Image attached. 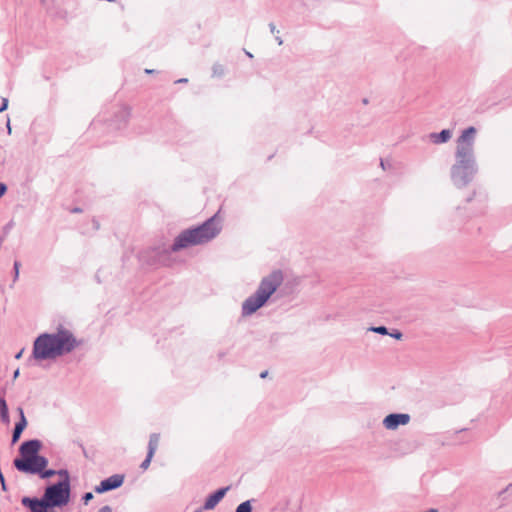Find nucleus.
I'll return each instance as SVG.
<instances>
[{"instance_id":"obj_4","label":"nucleus","mask_w":512,"mask_h":512,"mask_svg":"<svg viewBox=\"0 0 512 512\" xmlns=\"http://www.w3.org/2000/svg\"><path fill=\"white\" fill-rule=\"evenodd\" d=\"M478 173V165L475 155L455 153V163L451 166L450 177L456 188L467 187Z\"/></svg>"},{"instance_id":"obj_17","label":"nucleus","mask_w":512,"mask_h":512,"mask_svg":"<svg viewBox=\"0 0 512 512\" xmlns=\"http://www.w3.org/2000/svg\"><path fill=\"white\" fill-rule=\"evenodd\" d=\"M255 502V499H249L242 503H240L236 509L235 512H252V503Z\"/></svg>"},{"instance_id":"obj_12","label":"nucleus","mask_w":512,"mask_h":512,"mask_svg":"<svg viewBox=\"0 0 512 512\" xmlns=\"http://www.w3.org/2000/svg\"><path fill=\"white\" fill-rule=\"evenodd\" d=\"M230 489L229 486L222 487L211 493L205 500L203 508L205 510H212L216 505L224 498L227 491Z\"/></svg>"},{"instance_id":"obj_29","label":"nucleus","mask_w":512,"mask_h":512,"mask_svg":"<svg viewBox=\"0 0 512 512\" xmlns=\"http://www.w3.org/2000/svg\"><path fill=\"white\" fill-rule=\"evenodd\" d=\"M92 224H93L94 230H98L100 228V223L98 222L97 219L93 218L92 219Z\"/></svg>"},{"instance_id":"obj_30","label":"nucleus","mask_w":512,"mask_h":512,"mask_svg":"<svg viewBox=\"0 0 512 512\" xmlns=\"http://www.w3.org/2000/svg\"><path fill=\"white\" fill-rule=\"evenodd\" d=\"M269 29H270L271 33H275V32H276V26H275V24L271 22V23L269 24Z\"/></svg>"},{"instance_id":"obj_43","label":"nucleus","mask_w":512,"mask_h":512,"mask_svg":"<svg viewBox=\"0 0 512 512\" xmlns=\"http://www.w3.org/2000/svg\"><path fill=\"white\" fill-rule=\"evenodd\" d=\"M194 512H201V510H200V509H197V510H195Z\"/></svg>"},{"instance_id":"obj_41","label":"nucleus","mask_w":512,"mask_h":512,"mask_svg":"<svg viewBox=\"0 0 512 512\" xmlns=\"http://www.w3.org/2000/svg\"><path fill=\"white\" fill-rule=\"evenodd\" d=\"M246 55H247L248 57H250V58H252V57H253V55H252L250 52H246Z\"/></svg>"},{"instance_id":"obj_7","label":"nucleus","mask_w":512,"mask_h":512,"mask_svg":"<svg viewBox=\"0 0 512 512\" xmlns=\"http://www.w3.org/2000/svg\"><path fill=\"white\" fill-rule=\"evenodd\" d=\"M476 128L470 126L464 129L457 139L456 154L475 155L474 144L476 139Z\"/></svg>"},{"instance_id":"obj_14","label":"nucleus","mask_w":512,"mask_h":512,"mask_svg":"<svg viewBox=\"0 0 512 512\" xmlns=\"http://www.w3.org/2000/svg\"><path fill=\"white\" fill-rule=\"evenodd\" d=\"M451 136H452V133L449 129H443L438 133H435V132L431 133L429 135V138L434 144H443V143L448 142L450 140Z\"/></svg>"},{"instance_id":"obj_26","label":"nucleus","mask_w":512,"mask_h":512,"mask_svg":"<svg viewBox=\"0 0 512 512\" xmlns=\"http://www.w3.org/2000/svg\"><path fill=\"white\" fill-rule=\"evenodd\" d=\"M7 192V185L3 182H0V198L5 195Z\"/></svg>"},{"instance_id":"obj_18","label":"nucleus","mask_w":512,"mask_h":512,"mask_svg":"<svg viewBox=\"0 0 512 512\" xmlns=\"http://www.w3.org/2000/svg\"><path fill=\"white\" fill-rule=\"evenodd\" d=\"M37 475L42 479H48L56 475V470L44 468L41 472H38Z\"/></svg>"},{"instance_id":"obj_13","label":"nucleus","mask_w":512,"mask_h":512,"mask_svg":"<svg viewBox=\"0 0 512 512\" xmlns=\"http://www.w3.org/2000/svg\"><path fill=\"white\" fill-rule=\"evenodd\" d=\"M17 412H21V419L15 424L13 432H12V444H15L19 441L22 432L27 426V420L24 414V410L22 407L17 408Z\"/></svg>"},{"instance_id":"obj_42","label":"nucleus","mask_w":512,"mask_h":512,"mask_svg":"<svg viewBox=\"0 0 512 512\" xmlns=\"http://www.w3.org/2000/svg\"><path fill=\"white\" fill-rule=\"evenodd\" d=\"M473 196H474V194L472 196L468 197L467 201L470 202L472 200Z\"/></svg>"},{"instance_id":"obj_10","label":"nucleus","mask_w":512,"mask_h":512,"mask_svg":"<svg viewBox=\"0 0 512 512\" xmlns=\"http://www.w3.org/2000/svg\"><path fill=\"white\" fill-rule=\"evenodd\" d=\"M124 482V476L121 474H114L100 482L99 485L95 487V492L98 494H102L108 491L115 490L122 486Z\"/></svg>"},{"instance_id":"obj_8","label":"nucleus","mask_w":512,"mask_h":512,"mask_svg":"<svg viewBox=\"0 0 512 512\" xmlns=\"http://www.w3.org/2000/svg\"><path fill=\"white\" fill-rule=\"evenodd\" d=\"M130 117L128 106H119L114 113V117L108 122V127L113 130H121L126 127Z\"/></svg>"},{"instance_id":"obj_39","label":"nucleus","mask_w":512,"mask_h":512,"mask_svg":"<svg viewBox=\"0 0 512 512\" xmlns=\"http://www.w3.org/2000/svg\"><path fill=\"white\" fill-rule=\"evenodd\" d=\"M73 212H75V213L81 212V209L80 208H74Z\"/></svg>"},{"instance_id":"obj_31","label":"nucleus","mask_w":512,"mask_h":512,"mask_svg":"<svg viewBox=\"0 0 512 512\" xmlns=\"http://www.w3.org/2000/svg\"><path fill=\"white\" fill-rule=\"evenodd\" d=\"M187 82H188L187 78H180V79L175 81L176 84H178V83H187Z\"/></svg>"},{"instance_id":"obj_2","label":"nucleus","mask_w":512,"mask_h":512,"mask_svg":"<svg viewBox=\"0 0 512 512\" xmlns=\"http://www.w3.org/2000/svg\"><path fill=\"white\" fill-rule=\"evenodd\" d=\"M221 232V225L214 215L196 227L183 230L170 247L172 252H177L189 246L203 245L213 240Z\"/></svg>"},{"instance_id":"obj_16","label":"nucleus","mask_w":512,"mask_h":512,"mask_svg":"<svg viewBox=\"0 0 512 512\" xmlns=\"http://www.w3.org/2000/svg\"><path fill=\"white\" fill-rule=\"evenodd\" d=\"M159 442V434L153 433L150 435L149 442H148V451L149 454H155V451L158 447Z\"/></svg>"},{"instance_id":"obj_15","label":"nucleus","mask_w":512,"mask_h":512,"mask_svg":"<svg viewBox=\"0 0 512 512\" xmlns=\"http://www.w3.org/2000/svg\"><path fill=\"white\" fill-rule=\"evenodd\" d=\"M0 419L4 424H9V410L4 397H0Z\"/></svg>"},{"instance_id":"obj_5","label":"nucleus","mask_w":512,"mask_h":512,"mask_svg":"<svg viewBox=\"0 0 512 512\" xmlns=\"http://www.w3.org/2000/svg\"><path fill=\"white\" fill-rule=\"evenodd\" d=\"M70 494V482L68 480H60L45 488L42 497L38 498V504L51 509L63 507L69 503Z\"/></svg>"},{"instance_id":"obj_33","label":"nucleus","mask_w":512,"mask_h":512,"mask_svg":"<svg viewBox=\"0 0 512 512\" xmlns=\"http://www.w3.org/2000/svg\"><path fill=\"white\" fill-rule=\"evenodd\" d=\"M19 374H20L19 369H16V370L14 371V373H13V379L18 378Z\"/></svg>"},{"instance_id":"obj_23","label":"nucleus","mask_w":512,"mask_h":512,"mask_svg":"<svg viewBox=\"0 0 512 512\" xmlns=\"http://www.w3.org/2000/svg\"><path fill=\"white\" fill-rule=\"evenodd\" d=\"M56 475L63 477L62 480H68L70 482L69 473L66 469H60V470L56 471Z\"/></svg>"},{"instance_id":"obj_21","label":"nucleus","mask_w":512,"mask_h":512,"mask_svg":"<svg viewBox=\"0 0 512 512\" xmlns=\"http://www.w3.org/2000/svg\"><path fill=\"white\" fill-rule=\"evenodd\" d=\"M153 456H154L153 454L147 453L146 458L142 461V463L140 465V468L143 470H146L149 467Z\"/></svg>"},{"instance_id":"obj_25","label":"nucleus","mask_w":512,"mask_h":512,"mask_svg":"<svg viewBox=\"0 0 512 512\" xmlns=\"http://www.w3.org/2000/svg\"><path fill=\"white\" fill-rule=\"evenodd\" d=\"M388 335L397 340H400L403 336V334L399 330H393V332L389 333Z\"/></svg>"},{"instance_id":"obj_36","label":"nucleus","mask_w":512,"mask_h":512,"mask_svg":"<svg viewBox=\"0 0 512 512\" xmlns=\"http://www.w3.org/2000/svg\"><path fill=\"white\" fill-rule=\"evenodd\" d=\"M380 165H381L382 169H384V170L386 169V163L384 162V160L381 159Z\"/></svg>"},{"instance_id":"obj_24","label":"nucleus","mask_w":512,"mask_h":512,"mask_svg":"<svg viewBox=\"0 0 512 512\" xmlns=\"http://www.w3.org/2000/svg\"><path fill=\"white\" fill-rule=\"evenodd\" d=\"M93 499V494L91 492H86L82 496V501L85 505H87Z\"/></svg>"},{"instance_id":"obj_11","label":"nucleus","mask_w":512,"mask_h":512,"mask_svg":"<svg viewBox=\"0 0 512 512\" xmlns=\"http://www.w3.org/2000/svg\"><path fill=\"white\" fill-rule=\"evenodd\" d=\"M410 421V415L406 413H391L384 420L383 425L388 430H395L400 425H406Z\"/></svg>"},{"instance_id":"obj_27","label":"nucleus","mask_w":512,"mask_h":512,"mask_svg":"<svg viewBox=\"0 0 512 512\" xmlns=\"http://www.w3.org/2000/svg\"><path fill=\"white\" fill-rule=\"evenodd\" d=\"M8 108V99L2 98V104L0 106V112L6 110Z\"/></svg>"},{"instance_id":"obj_35","label":"nucleus","mask_w":512,"mask_h":512,"mask_svg":"<svg viewBox=\"0 0 512 512\" xmlns=\"http://www.w3.org/2000/svg\"><path fill=\"white\" fill-rule=\"evenodd\" d=\"M145 73L146 74H154V73H156V70H154V69H145Z\"/></svg>"},{"instance_id":"obj_19","label":"nucleus","mask_w":512,"mask_h":512,"mask_svg":"<svg viewBox=\"0 0 512 512\" xmlns=\"http://www.w3.org/2000/svg\"><path fill=\"white\" fill-rule=\"evenodd\" d=\"M224 75V67L221 64H214L212 67V76L221 77Z\"/></svg>"},{"instance_id":"obj_1","label":"nucleus","mask_w":512,"mask_h":512,"mask_svg":"<svg viewBox=\"0 0 512 512\" xmlns=\"http://www.w3.org/2000/svg\"><path fill=\"white\" fill-rule=\"evenodd\" d=\"M79 345L73 333L60 326L55 333H43L34 340L32 357L36 360L55 359L72 352Z\"/></svg>"},{"instance_id":"obj_3","label":"nucleus","mask_w":512,"mask_h":512,"mask_svg":"<svg viewBox=\"0 0 512 512\" xmlns=\"http://www.w3.org/2000/svg\"><path fill=\"white\" fill-rule=\"evenodd\" d=\"M283 280L284 277L281 270H274L263 277L256 291L242 303V316H250L263 307L280 287Z\"/></svg>"},{"instance_id":"obj_37","label":"nucleus","mask_w":512,"mask_h":512,"mask_svg":"<svg viewBox=\"0 0 512 512\" xmlns=\"http://www.w3.org/2000/svg\"><path fill=\"white\" fill-rule=\"evenodd\" d=\"M267 374H268V371H263V372H261L260 377L265 378L267 376Z\"/></svg>"},{"instance_id":"obj_9","label":"nucleus","mask_w":512,"mask_h":512,"mask_svg":"<svg viewBox=\"0 0 512 512\" xmlns=\"http://www.w3.org/2000/svg\"><path fill=\"white\" fill-rule=\"evenodd\" d=\"M41 448L42 442L38 439L24 441L19 447L21 458H16L15 460L32 459L39 454Z\"/></svg>"},{"instance_id":"obj_20","label":"nucleus","mask_w":512,"mask_h":512,"mask_svg":"<svg viewBox=\"0 0 512 512\" xmlns=\"http://www.w3.org/2000/svg\"><path fill=\"white\" fill-rule=\"evenodd\" d=\"M369 330L372 332H375L377 334H380V335H388L389 334L388 328L385 326L371 327Z\"/></svg>"},{"instance_id":"obj_6","label":"nucleus","mask_w":512,"mask_h":512,"mask_svg":"<svg viewBox=\"0 0 512 512\" xmlns=\"http://www.w3.org/2000/svg\"><path fill=\"white\" fill-rule=\"evenodd\" d=\"M13 465L20 472L35 475L47 467L48 459L38 454L32 459L14 460Z\"/></svg>"},{"instance_id":"obj_28","label":"nucleus","mask_w":512,"mask_h":512,"mask_svg":"<svg viewBox=\"0 0 512 512\" xmlns=\"http://www.w3.org/2000/svg\"><path fill=\"white\" fill-rule=\"evenodd\" d=\"M98 512H112V509H111V507H110V506L105 505V506L101 507V508L98 510Z\"/></svg>"},{"instance_id":"obj_34","label":"nucleus","mask_w":512,"mask_h":512,"mask_svg":"<svg viewBox=\"0 0 512 512\" xmlns=\"http://www.w3.org/2000/svg\"><path fill=\"white\" fill-rule=\"evenodd\" d=\"M275 39H276V41H277V43H278L279 45H282V44H283V40H282V38H281L280 36H276V37H275Z\"/></svg>"},{"instance_id":"obj_22","label":"nucleus","mask_w":512,"mask_h":512,"mask_svg":"<svg viewBox=\"0 0 512 512\" xmlns=\"http://www.w3.org/2000/svg\"><path fill=\"white\" fill-rule=\"evenodd\" d=\"M20 267H21V263L19 261H14L13 263V270H14V277H13V280L14 281H17L18 278H19V270H20Z\"/></svg>"},{"instance_id":"obj_38","label":"nucleus","mask_w":512,"mask_h":512,"mask_svg":"<svg viewBox=\"0 0 512 512\" xmlns=\"http://www.w3.org/2000/svg\"><path fill=\"white\" fill-rule=\"evenodd\" d=\"M224 356H225V353H224V352H220V353L218 354L219 359H221V358H222V357H224Z\"/></svg>"},{"instance_id":"obj_32","label":"nucleus","mask_w":512,"mask_h":512,"mask_svg":"<svg viewBox=\"0 0 512 512\" xmlns=\"http://www.w3.org/2000/svg\"><path fill=\"white\" fill-rule=\"evenodd\" d=\"M24 352V349H21L16 355H15V359H20L22 357V354Z\"/></svg>"},{"instance_id":"obj_40","label":"nucleus","mask_w":512,"mask_h":512,"mask_svg":"<svg viewBox=\"0 0 512 512\" xmlns=\"http://www.w3.org/2000/svg\"><path fill=\"white\" fill-rule=\"evenodd\" d=\"M7 127H8V131L10 132V120L8 119V122H7Z\"/></svg>"}]
</instances>
